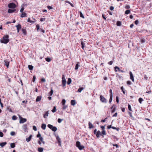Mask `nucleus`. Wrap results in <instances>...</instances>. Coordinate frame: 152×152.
<instances>
[{
    "label": "nucleus",
    "instance_id": "obj_1",
    "mask_svg": "<svg viewBox=\"0 0 152 152\" xmlns=\"http://www.w3.org/2000/svg\"><path fill=\"white\" fill-rule=\"evenodd\" d=\"M9 36L8 35H4L3 37V39L1 40V43L7 44L9 41Z\"/></svg>",
    "mask_w": 152,
    "mask_h": 152
},
{
    "label": "nucleus",
    "instance_id": "obj_2",
    "mask_svg": "<svg viewBox=\"0 0 152 152\" xmlns=\"http://www.w3.org/2000/svg\"><path fill=\"white\" fill-rule=\"evenodd\" d=\"M76 146L80 150L83 149L84 148V147L83 145H81L80 142L78 141L76 142Z\"/></svg>",
    "mask_w": 152,
    "mask_h": 152
},
{
    "label": "nucleus",
    "instance_id": "obj_3",
    "mask_svg": "<svg viewBox=\"0 0 152 152\" xmlns=\"http://www.w3.org/2000/svg\"><path fill=\"white\" fill-rule=\"evenodd\" d=\"M62 86L63 87H64L66 86V81L64 77V75H62Z\"/></svg>",
    "mask_w": 152,
    "mask_h": 152
},
{
    "label": "nucleus",
    "instance_id": "obj_4",
    "mask_svg": "<svg viewBox=\"0 0 152 152\" xmlns=\"http://www.w3.org/2000/svg\"><path fill=\"white\" fill-rule=\"evenodd\" d=\"M100 99L101 102L103 103H106L107 102V99L102 95L100 96Z\"/></svg>",
    "mask_w": 152,
    "mask_h": 152
},
{
    "label": "nucleus",
    "instance_id": "obj_5",
    "mask_svg": "<svg viewBox=\"0 0 152 152\" xmlns=\"http://www.w3.org/2000/svg\"><path fill=\"white\" fill-rule=\"evenodd\" d=\"M8 7L10 8L14 9L16 7V5L13 3H11L8 4Z\"/></svg>",
    "mask_w": 152,
    "mask_h": 152
},
{
    "label": "nucleus",
    "instance_id": "obj_6",
    "mask_svg": "<svg viewBox=\"0 0 152 152\" xmlns=\"http://www.w3.org/2000/svg\"><path fill=\"white\" fill-rule=\"evenodd\" d=\"M19 118H20L19 123L20 124L26 122L27 121V119L26 118H23L20 116H19Z\"/></svg>",
    "mask_w": 152,
    "mask_h": 152
},
{
    "label": "nucleus",
    "instance_id": "obj_7",
    "mask_svg": "<svg viewBox=\"0 0 152 152\" xmlns=\"http://www.w3.org/2000/svg\"><path fill=\"white\" fill-rule=\"evenodd\" d=\"M86 88V86L83 85L82 86V87H80L77 90V91L78 92L80 93L81 91Z\"/></svg>",
    "mask_w": 152,
    "mask_h": 152
},
{
    "label": "nucleus",
    "instance_id": "obj_8",
    "mask_svg": "<svg viewBox=\"0 0 152 152\" xmlns=\"http://www.w3.org/2000/svg\"><path fill=\"white\" fill-rule=\"evenodd\" d=\"M4 65L6 66L7 68H8L10 64V61L7 59H5L4 60Z\"/></svg>",
    "mask_w": 152,
    "mask_h": 152
},
{
    "label": "nucleus",
    "instance_id": "obj_9",
    "mask_svg": "<svg viewBox=\"0 0 152 152\" xmlns=\"http://www.w3.org/2000/svg\"><path fill=\"white\" fill-rule=\"evenodd\" d=\"M129 75H130V78L132 80V82H134V76L133 75L131 71L129 72Z\"/></svg>",
    "mask_w": 152,
    "mask_h": 152
},
{
    "label": "nucleus",
    "instance_id": "obj_10",
    "mask_svg": "<svg viewBox=\"0 0 152 152\" xmlns=\"http://www.w3.org/2000/svg\"><path fill=\"white\" fill-rule=\"evenodd\" d=\"M116 108V106L115 104H113V105L111 107V109H113L111 110V112L113 113L115 111Z\"/></svg>",
    "mask_w": 152,
    "mask_h": 152
},
{
    "label": "nucleus",
    "instance_id": "obj_11",
    "mask_svg": "<svg viewBox=\"0 0 152 152\" xmlns=\"http://www.w3.org/2000/svg\"><path fill=\"white\" fill-rule=\"evenodd\" d=\"M114 68H115V72L117 71V69L118 70L119 72H124L123 70L120 69V68L119 67H118V66H115L114 67Z\"/></svg>",
    "mask_w": 152,
    "mask_h": 152
},
{
    "label": "nucleus",
    "instance_id": "obj_12",
    "mask_svg": "<svg viewBox=\"0 0 152 152\" xmlns=\"http://www.w3.org/2000/svg\"><path fill=\"white\" fill-rule=\"evenodd\" d=\"M27 125L26 124H24L22 126L23 129L24 130L25 132H26L27 130Z\"/></svg>",
    "mask_w": 152,
    "mask_h": 152
},
{
    "label": "nucleus",
    "instance_id": "obj_13",
    "mask_svg": "<svg viewBox=\"0 0 152 152\" xmlns=\"http://www.w3.org/2000/svg\"><path fill=\"white\" fill-rule=\"evenodd\" d=\"M17 27V32H19V30L21 28V26L20 24H18L17 25L15 26Z\"/></svg>",
    "mask_w": 152,
    "mask_h": 152
},
{
    "label": "nucleus",
    "instance_id": "obj_14",
    "mask_svg": "<svg viewBox=\"0 0 152 152\" xmlns=\"http://www.w3.org/2000/svg\"><path fill=\"white\" fill-rule=\"evenodd\" d=\"M85 41L84 42L82 40H81V48L83 50H84V48L85 46Z\"/></svg>",
    "mask_w": 152,
    "mask_h": 152
},
{
    "label": "nucleus",
    "instance_id": "obj_15",
    "mask_svg": "<svg viewBox=\"0 0 152 152\" xmlns=\"http://www.w3.org/2000/svg\"><path fill=\"white\" fill-rule=\"evenodd\" d=\"M96 135V137L97 138H99L100 137V135H101V133L100 131L98 130L97 132V133Z\"/></svg>",
    "mask_w": 152,
    "mask_h": 152
},
{
    "label": "nucleus",
    "instance_id": "obj_16",
    "mask_svg": "<svg viewBox=\"0 0 152 152\" xmlns=\"http://www.w3.org/2000/svg\"><path fill=\"white\" fill-rule=\"evenodd\" d=\"M42 96H37L36 99V102H38L41 99Z\"/></svg>",
    "mask_w": 152,
    "mask_h": 152
},
{
    "label": "nucleus",
    "instance_id": "obj_17",
    "mask_svg": "<svg viewBox=\"0 0 152 152\" xmlns=\"http://www.w3.org/2000/svg\"><path fill=\"white\" fill-rule=\"evenodd\" d=\"M76 104V101L75 100H72L71 101V104L72 105H74Z\"/></svg>",
    "mask_w": 152,
    "mask_h": 152
},
{
    "label": "nucleus",
    "instance_id": "obj_18",
    "mask_svg": "<svg viewBox=\"0 0 152 152\" xmlns=\"http://www.w3.org/2000/svg\"><path fill=\"white\" fill-rule=\"evenodd\" d=\"M32 136V135L31 134L28 137L26 138V141L28 142H29L30 141L31 138Z\"/></svg>",
    "mask_w": 152,
    "mask_h": 152
},
{
    "label": "nucleus",
    "instance_id": "obj_19",
    "mask_svg": "<svg viewBox=\"0 0 152 152\" xmlns=\"http://www.w3.org/2000/svg\"><path fill=\"white\" fill-rule=\"evenodd\" d=\"M88 128L90 129H91L93 128V126L92 124L90 122H88Z\"/></svg>",
    "mask_w": 152,
    "mask_h": 152
},
{
    "label": "nucleus",
    "instance_id": "obj_20",
    "mask_svg": "<svg viewBox=\"0 0 152 152\" xmlns=\"http://www.w3.org/2000/svg\"><path fill=\"white\" fill-rule=\"evenodd\" d=\"M56 136V139L57 140L58 142H61V140L58 135Z\"/></svg>",
    "mask_w": 152,
    "mask_h": 152
},
{
    "label": "nucleus",
    "instance_id": "obj_21",
    "mask_svg": "<svg viewBox=\"0 0 152 152\" xmlns=\"http://www.w3.org/2000/svg\"><path fill=\"white\" fill-rule=\"evenodd\" d=\"M16 11L15 9H14V10H12V9H9L8 10V12L9 13H12Z\"/></svg>",
    "mask_w": 152,
    "mask_h": 152
},
{
    "label": "nucleus",
    "instance_id": "obj_22",
    "mask_svg": "<svg viewBox=\"0 0 152 152\" xmlns=\"http://www.w3.org/2000/svg\"><path fill=\"white\" fill-rule=\"evenodd\" d=\"M21 30L24 34L25 35H26V34L27 32H26V30L25 29H24V28H22L21 29Z\"/></svg>",
    "mask_w": 152,
    "mask_h": 152
},
{
    "label": "nucleus",
    "instance_id": "obj_23",
    "mask_svg": "<svg viewBox=\"0 0 152 152\" xmlns=\"http://www.w3.org/2000/svg\"><path fill=\"white\" fill-rule=\"evenodd\" d=\"M101 136H102V137H104V135H105L106 134V131L105 130H102L101 132Z\"/></svg>",
    "mask_w": 152,
    "mask_h": 152
},
{
    "label": "nucleus",
    "instance_id": "obj_24",
    "mask_svg": "<svg viewBox=\"0 0 152 152\" xmlns=\"http://www.w3.org/2000/svg\"><path fill=\"white\" fill-rule=\"evenodd\" d=\"M7 144V143L6 142H1V143H0V145L1 147H3L5 145Z\"/></svg>",
    "mask_w": 152,
    "mask_h": 152
},
{
    "label": "nucleus",
    "instance_id": "obj_25",
    "mask_svg": "<svg viewBox=\"0 0 152 152\" xmlns=\"http://www.w3.org/2000/svg\"><path fill=\"white\" fill-rule=\"evenodd\" d=\"M57 128H56V126H53V127H52L51 130L53 131V132H56L57 130Z\"/></svg>",
    "mask_w": 152,
    "mask_h": 152
},
{
    "label": "nucleus",
    "instance_id": "obj_26",
    "mask_svg": "<svg viewBox=\"0 0 152 152\" xmlns=\"http://www.w3.org/2000/svg\"><path fill=\"white\" fill-rule=\"evenodd\" d=\"M46 125L45 124H42L41 128L43 130L45 129L46 127Z\"/></svg>",
    "mask_w": 152,
    "mask_h": 152
},
{
    "label": "nucleus",
    "instance_id": "obj_27",
    "mask_svg": "<svg viewBox=\"0 0 152 152\" xmlns=\"http://www.w3.org/2000/svg\"><path fill=\"white\" fill-rule=\"evenodd\" d=\"M79 62H77V63L76 64L75 68V70H76L78 69L79 66Z\"/></svg>",
    "mask_w": 152,
    "mask_h": 152
},
{
    "label": "nucleus",
    "instance_id": "obj_28",
    "mask_svg": "<svg viewBox=\"0 0 152 152\" xmlns=\"http://www.w3.org/2000/svg\"><path fill=\"white\" fill-rule=\"evenodd\" d=\"M26 14L25 12H22L21 15L20 16V17L21 18H23V17H24L26 16Z\"/></svg>",
    "mask_w": 152,
    "mask_h": 152
},
{
    "label": "nucleus",
    "instance_id": "obj_29",
    "mask_svg": "<svg viewBox=\"0 0 152 152\" xmlns=\"http://www.w3.org/2000/svg\"><path fill=\"white\" fill-rule=\"evenodd\" d=\"M48 111H47L44 114V117L45 118H46L48 116Z\"/></svg>",
    "mask_w": 152,
    "mask_h": 152
},
{
    "label": "nucleus",
    "instance_id": "obj_30",
    "mask_svg": "<svg viewBox=\"0 0 152 152\" xmlns=\"http://www.w3.org/2000/svg\"><path fill=\"white\" fill-rule=\"evenodd\" d=\"M53 90L52 88H51L50 91L49 93V95L50 96H51L52 95V94H53Z\"/></svg>",
    "mask_w": 152,
    "mask_h": 152
},
{
    "label": "nucleus",
    "instance_id": "obj_31",
    "mask_svg": "<svg viewBox=\"0 0 152 152\" xmlns=\"http://www.w3.org/2000/svg\"><path fill=\"white\" fill-rule=\"evenodd\" d=\"M116 25L118 26H120L121 25V21H118L117 22Z\"/></svg>",
    "mask_w": 152,
    "mask_h": 152
},
{
    "label": "nucleus",
    "instance_id": "obj_32",
    "mask_svg": "<svg viewBox=\"0 0 152 152\" xmlns=\"http://www.w3.org/2000/svg\"><path fill=\"white\" fill-rule=\"evenodd\" d=\"M43 151V148H39L38 149V151L39 152H42Z\"/></svg>",
    "mask_w": 152,
    "mask_h": 152
},
{
    "label": "nucleus",
    "instance_id": "obj_33",
    "mask_svg": "<svg viewBox=\"0 0 152 152\" xmlns=\"http://www.w3.org/2000/svg\"><path fill=\"white\" fill-rule=\"evenodd\" d=\"M28 67L30 70H32L33 69V66L32 65H28Z\"/></svg>",
    "mask_w": 152,
    "mask_h": 152
},
{
    "label": "nucleus",
    "instance_id": "obj_34",
    "mask_svg": "<svg viewBox=\"0 0 152 152\" xmlns=\"http://www.w3.org/2000/svg\"><path fill=\"white\" fill-rule=\"evenodd\" d=\"M72 80L70 78H69L68 80V81L67 82V84L68 85H69L70 84Z\"/></svg>",
    "mask_w": 152,
    "mask_h": 152
},
{
    "label": "nucleus",
    "instance_id": "obj_35",
    "mask_svg": "<svg viewBox=\"0 0 152 152\" xmlns=\"http://www.w3.org/2000/svg\"><path fill=\"white\" fill-rule=\"evenodd\" d=\"M17 117L15 115H13L12 117V119L13 120H15L17 119Z\"/></svg>",
    "mask_w": 152,
    "mask_h": 152
},
{
    "label": "nucleus",
    "instance_id": "obj_36",
    "mask_svg": "<svg viewBox=\"0 0 152 152\" xmlns=\"http://www.w3.org/2000/svg\"><path fill=\"white\" fill-rule=\"evenodd\" d=\"M10 147L12 148H13L15 147V144L14 143H11L10 144Z\"/></svg>",
    "mask_w": 152,
    "mask_h": 152
},
{
    "label": "nucleus",
    "instance_id": "obj_37",
    "mask_svg": "<svg viewBox=\"0 0 152 152\" xmlns=\"http://www.w3.org/2000/svg\"><path fill=\"white\" fill-rule=\"evenodd\" d=\"M7 110H8L9 112H12L11 108H10V106H7Z\"/></svg>",
    "mask_w": 152,
    "mask_h": 152
},
{
    "label": "nucleus",
    "instance_id": "obj_38",
    "mask_svg": "<svg viewBox=\"0 0 152 152\" xmlns=\"http://www.w3.org/2000/svg\"><path fill=\"white\" fill-rule=\"evenodd\" d=\"M45 59L46 61L48 62H50L51 61L50 58L48 57L45 58Z\"/></svg>",
    "mask_w": 152,
    "mask_h": 152
},
{
    "label": "nucleus",
    "instance_id": "obj_39",
    "mask_svg": "<svg viewBox=\"0 0 152 152\" xmlns=\"http://www.w3.org/2000/svg\"><path fill=\"white\" fill-rule=\"evenodd\" d=\"M52 112L53 113H55L56 111V107L55 106L53 107V110H51Z\"/></svg>",
    "mask_w": 152,
    "mask_h": 152
},
{
    "label": "nucleus",
    "instance_id": "obj_40",
    "mask_svg": "<svg viewBox=\"0 0 152 152\" xmlns=\"http://www.w3.org/2000/svg\"><path fill=\"white\" fill-rule=\"evenodd\" d=\"M143 100V99L141 98H140L139 99L138 101L140 104H141Z\"/></svg>",
    "mask_w": 152,
    "mask_h": 152
},
{
    "label": "nucleus",
    "instance_id": "obj_41",
    "mask_svg": "<svg viewBox=\"0 0 152 152\" xmlns=\"http://www.w3.org/2000/svg\"><path fill=\"white\" fill-rule=\"evenodd\" d=\"M109 92L110 93V96H113L112 91L111 89H110Z\"/></svg>",
    "mask_w": 152,
    "mask_h": 152
},
{
    "label": "nucleus",
    "instance_id": "obj_42",
    "mask_svg": "<svg viewBox=\"0 0 152 152\" xmlns=\"http://www.w3.org/2000/svg\"><path fill=\"white\" fill-rule=\"evenodd\" d=\"M110 98L109 103H110L112 101L113 96H110Z\"/></svg>",
    "mask_w": 152,
    "mask_h": 152
},
{
    "label": "nucleus",
    "instance_id": "obj_43",
    "mask_svg": "<svg viewBox=\"0 0 152 152\" xmlns=\"http://www.w3.org/2000/svg\"><path fill=\"white\" fill-rule=\"evenodd\" d=\"M130 10H127L125 11V14L127 15L128 14L130 13Z\"/></svg>",
    "mask_w": 152,
    "mask_h": 152
},
{
    "label": "nucleus",
    "instance_id": "obj_44",
    "mask_svg": "<svg viewBox=\"0 0 152 152\" xmlns=\"http://www.w3.org/2000/svg\"><path fill=\"white\" fill-rule=\"evenodd\" d=\"M39 27H40L39 24H37L36 25V28L37 31H38L39 29Z\"/></svg>",
    "mask_w": 152,
    "mask_h": 152
},
{
    "label": "nucleus",
    "instance_id": "obj_45",
    "mask_svg": "<svg viewBox=\"0 0 152 152\" xmlns=\"http://www.w3.org/2000/svg\"><path fill=\"white\" fill-rule=\"evenodd\" d=\"M128 108L129 110V111H132V110L131 109V106L129 104H128Z\"/></svg>",
    "mask_w": 152,
    "mask_h": 152
},
{
    "label": "nucleus",
    "instance_id": "obj_46",
    "mask_svg": "<svg viewBox=\"0 0 152 152\" xmlns=\"http://www.w3.org/2000/svg\"><path fill=\"white\" fill-rule=\"evenodd\" d=\"M62 105H64L66 103V100L65 99H63L62 101Z\"/></svg>",
    "mask_w": 152,
    "mask_h": 152
},
{
    "label": "nucleus",
    "instance_id": "obj_47",
    "mask_svg": "<svg viewBox=\"0 0 152 152\" xmlns=\"http://www.w3.org/2000/svg\"><path fill=\"white\" fill-rule=\"evenodd\" d=\"M53 126L52 125L50 124H49L48 125V127L51 129Z\"/></svg>",
    "mask_w": 152,
    "mask_h": 152
},
{
    "label": "nucleus",
    "instance_id": "obj_48",
    "mask_svg": "<svg viewBox=\"0 0 152 152\" xmlns=\"http://www.w3.org/2000/svg\"><path fill=\"white\" fill-rule=\"evenodd\" d=\"M80 17L81 18H84V16H83V14L81 12H80Z\"/></svg>",
    "mask_w": 152,
    "mask_h": 152
},
{
    "label": "nucleus",
    "instance_id": "obj_49",
    "mask_svg": "<svg viewBox=\"0 0 152 152\" xmlns=\"http://www.w3.org/2000/svg\"><path fill=\"white\" fill-rule=\"evenodd\" d=\"M63 105V107H62V109H63V110H64L65 109H66V108L67 107V105H65V104L64 105Z\"/></svg>",
    "mask_w": 152,
    "mask_h": 152
},
{
    "label": "nucleus",
    "instance_id": "obj_50",
    "mask_svg": "<svg viewBox=\"0 0 152 152\" xmlns=\"http://www.w3.org/2000/svg\"><path fill=\"white\" fill-rule=\"evenodd\" d=\"M63 120V119H61V118H58V122L59 123H61Z\"/></svg>",
    "mask_w": 152,
    "mask_h": 152
},
{
    "label": "nucleus",
    "instance_id": "obj_51",
    "mask_svg": "<svg viewBox=\"0 0 152 152\" xmlns=\"http://www.w3.org/2000/svg\"><path fill=\"white\" fill-rule=\"evenodd\" d=\"M27 21L30 23H34V22L32 20H30L29 18H28L27 20Z\"/></svg>",
    "mask_w": 152,
    "mask_h": 152
},
{
    "label": "nucleus",
    "instance_id": "obj_52",
    "mask_svg": "<svg viewBox=\"0 0 152 152\" xmlns=\"http://www.w3.org/2000/svg\"><path fill=\"white\" fill-rule=\"evenodd\" d=\"M65 2L66 3H69V4L72 7H74V6H73V5L69 1H65Z\"/></svg>",
    "mask_w": 152,
    "mask_h": 152
},
{
    "label": "nucleus",
    "instance_id": "obj_53",
    "mask_svg": "<svg viewBox=\"0 0 152 152\" xmlns=\"http://www.w3.org/2000/svg\"><path fill=\"white\" fill-rule=\"evenodd\" d=\"M113 145V146H115L116 148H117L118 147V145L117 144H112Z\"/></svg>",
    "mask_w": 152,
    "mask_h": 152
},
{
    "label": "nucleus",
    "instance_id": "obj_54",
    "mask_svg": "<svg viewBox=\"0 0 152 152\" xmlns=\"http://www.w3.org/2000/svg\"><path fill=\"white\" fill-rule=\"evenodd\" d=\"M144 78L145 80H147L148 79V77L146 75H144Z\"/></svg>",
    "mask_w": 152,
    "mask_h": 152
},
{
    "label": "nucleus",
    "instance_id": "obj_55",
    "mask_svg": "<svg viewBox=\"0 0 152 152\" xmlns=\"http://www.w3.org/2000/svg\"><path fill=\"white\" fill-rule=\"evenodd\" d=\"M15 132L12 131L10 132V134L12 136H14L15 135Z\"/></svg>",
    "mask_w": 152,
    "mask_h": 152
},
{
    "label": "nucleus",
    "instance_id": "obj_56",
    "mask_svg": "<svg viewBox=\"0 0 152 152\" xmlns=\"http://www.w3.org/2000/svg\"><path fill=\"white\" fill-rule=\"evenodd\" d=\"M113 62V61H110L108 63V64L110 65H111Z\"/></svg>",
    "mask_w": 152,
    "mask_h": 152
},
{
    "label": "nucleus",
    "instance_id": "obj_57",
    "mask_svg": "<svg viewBox=\"0 0 152 152\" xmlns=\"http://www.w3.org/2000/svg\"><path fill=\"white\" fill-rule=\"evenodd\" d=\"M37 137H39V138L41 137V135L39 133V132H38V134L37 135Z\"/></svg>",
    "mask_w": 152,
    "mask_h": 152
},
{
    "label": "nucleus",
    "instance_id": "obj_58",
    "mask_svg": "<svg viewBox=\"0 0 152 152\" xmlns=\"http://www.w3.org/2000/svg\"><path fill=\"white\" fill-rule=\"evenodd\" d=\"M45 20V18H40V21L41 22L43 21L44 20Z\"/></svg>",
    "mask_w": 152,
    "mask_h": 152
},
{
    "label": "nucleus",
    "instance_id": "obj_59",
    "mask_svg": "<svg viewBox=\"0 0 152 152\" xmlns=\"http://www.w3.org/2000/svg\"><path fill=\"white\" fill-rule=\"evenodd\" d=\"M33 129L35 131L37 130V128L36 126H33Z\"/></svg>",
    "mask_w": 152,
    "mask_h": 152
},
{
    "label": "nucleus",
    "instance_id": "obj_60",
    "mask_svg": "<svg viewBox=\"0 0 152 152\" xmlns=\"http://www.w3.org/2000/svg\"><path fill=\"white\" fill-rule=\"evenodd\" d=\"M127 84L128 85H131L132 84V83L130 81H127Z\"/></svg>",
    "mask_w": 152,
    "mask_h": 152
},
{
    "label": "nucleus",
    "instance_id": "obj_61",
    "mask_svg": "<svg viewBox=\"0 0 152 152\" xmlns=\"http://www.w3.org/2000/svg\"><path fill=\"white\" fill-rule=\"evenodd\" d=\"M105 125H104V126H101V128H102V130H105Z\"/></svg>",
    "mask_w": 152,
    "mask_h": 152
},
{
    "label": "nucleus",
    "instance_id": "obj_62",
    "mask_svg": "<svg viewBox=\"0 0 152 152\" xmlns=\"http://www.w3.org/2000/svg\"><path fill=\"white\" fill-rule=\"evenodd\" d=\"M36 78V76H33V80H32V81L33 82H34V81L35 80Z\"/></svg>",
    "mask_w": 152,
    "mask_h": 152
},
{
    "label": "nucleus",
    "instance_id": "obj_63",
    "mask_svg": "<svg viewBox=\"0 0 152 152\" xmlns=\"http://www.w3.org/2000/svg\"><path fill=\"white\" fill-rule=\"evenodd\" d=\"M102 18L104 20H106V16L105 15H104V14H102Z\"/></svg>",
    "mask_w": 152,
    "mask_h": 152
},
{
    "label": "nucleus",
    "instance_id": "obj_64",
    "mask_svg": "<svg viewBox=\"0 0 152 152\" xmlns=\"http://www.w3.org/2000/svg\"><path fill=\"white\" fill-rule=\"evenodd\" d=\"M24 8L23 7H22L21 9L20 10V12H23V10H24Z\"/></svg>",
    "mask_w": 152,
    "mask_h": 152
}]
</instances>
